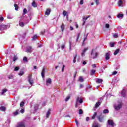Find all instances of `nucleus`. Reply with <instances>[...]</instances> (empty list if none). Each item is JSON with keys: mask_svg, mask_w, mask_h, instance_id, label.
<instances>
[{"mask_svg": "<svg viewBox=\"0 0 127 127\" xmlns=\"http://www.w3.org/2000/svg\"><path fill=\"white\" fill-rule=\"evenodd\" d=\"M0 110L3 112H5V111H6V108L4 106H1L0 107Z\"/></svg>", "mask_w": 127, "mask_h": 127, "instance_id": "19", "label": "nucleus"}, {"mask_svg": "<svg viewBox=\"0 0 127 127\" xmlns=\"http://www.w3.org/2000/svg\"><path fill=\"white\" fill-rule=\"evenodd\" d=\"M97 119L99 120V122H103V120H104V117H102L101 116H97Z\"/></svg>", "mask_w": 127, "mask_h": 127, "instance_id": "15", "label": "nucleus"}, {"mask_svg": "<svg viewBox=\"0 0 127 127\" xmlns=\"http://www.w3.org/2000/svg\"><path fill=\"white\" fill-rule=\"evenodd\" d=\"M115 126V123L112 120H108L107 121V127H114Z\"/></svg>", "mask_w": 127, "mask_h": 127, "instance_id": "1", "label": "nucleus"}, {"mask_svg": "<svg viewBox=\"0 0 127 127\" xmlns=\"http://www.w3.org/2000/svg\"><path fill=\"white\" fill-rule=\"evenodd\" d=\"M14 6L15 10H18V5L17 4H14Z\"/></svg>", "mask_w": 127, "mask_h": 127, "instance_id": "34", "label": "nucleus"}, {"mask_svg": "<svg viewBox=\"0 0 127 127\" xmlns=\"http://www.w3.org/2000/svg\"><path fill=\"white\" fill-rule=\"evenodd\" d=\"M64 48H65V45H64V44L62 45V46H61V49H62V50H63V49H64Z\"/></svg>", "mask_w": 127, "mask_h": 127, "instance_id": "57", "label": "nucleus"}, {"mask_svg": "<svg viewBox=\"0 0 127 127\" xmlns=\"http://www.w3.org/2000/svg\"><path fill=\"white\" fill-rule=\"evenodd\" d=\"M7 18L8 19H12V18H13V16H12L11 15H8L7 16Z\"/></svg>", "mask_w": 127, "mask_h": 127, "instance_id": "38", "label": "nucleus"}, {"mask_svg": "<svg viewBox=\"0 0 127 127\" xmlns=\"http://www.w3.org/2000/svg\"><path fill=\"white\" fill-rule=\"evenodd\" d=\"M76 44L72 43L71 41H69V49L72 50V47H75Z\"/></svg>", "mask_w": 127, "mask_h": 127, "instance_id": "11", "label": "nucleus"}, {"mask_svg": "<svg viewBox=\"0 0 127 127\" xmlns=\"http://www.w3.org/2000/svg\"><path fill=\"white\" fill-rule=\"evenodd\" d=\"M18 70H19V67H16L14 69V71L16 72V71H18Z\"/></svg>", "mask_w": 127, "mask_h": 127, "instance_id": "45", "label": "nucleus"}, {"mask_svg": "<svg viewBox=\"0 0 127 127\" xmlns=\"http://www.w3.org/2000/svg\"><path fill=\"white\" fill-rule=\"evenodd\" d=\"M17 60V57H16V56H15L14 57H13V61H15L16 60Z\"/></svg>", "mask_w": 127, "mask_h": 127, "instance_id": "53", "label": "nucleus"}, {"mask_svg": "<svg viewBox=\"0 0 127 127\" xmlns=\"http://www.w3.org/2000/svg\"><path fill=\"white\" fill-rule=\"evenodd\" d=\"M51 110L49 109L46 113V118H49V116H50Z\"/></svg>", "mask_w": 127, "mask_h": 127, "instance_id": "17", "label": "nucleus"}, {"mask_svg": "<svg viewBox=\"0 0 127 127\" xmlns=\"http://www.w3.org/2000/svg\"><path fill=\"white\" fill-rule=\"evenodd\" d=\"M20 106L21 107V108H23V107L24 106V102L22 101L20 104Z\"/></svg>", "mask_w": 127, "mask_h": 127, "instance_id": "33", "label": "nucleus"}, {"mask_svg": "<svg viewBox=\"0 0 127 127\" xmlns=\"http://www.w3.org/2000/svg\"><path fill=\"white\" fill-rule=\"evenodd\" d=\"M91 55L92 58L95 59V58H97L98 57V53L94 49H92L91 52Z\"/></svg>", "mask_w": 127, "mask_h": 127, "instance_id": "2", "label": "nucleus"}, {"mask_svg": "<svg viewBox=\"0 0 127 127\" xmlns=\"http://www.w3.org/2000/svg\"><path fill=\"white\" fill-rule=\"evenodd\" d=\"M118 6H124V5L123 4V0H120L118 1Z\"/></svg>", "mask_w": 127, "mask_h": 127, "instance_id": "18", "label": "nucleus"}, {"mask_svg": "<svg viewBox=\"0 0 127 127\" xmlns=\"http://www.w3.org/2000/svg\"><path fill=\"white\" fill-rule=\"evenodd\" d=\"M64 69H65V65H63L62 69V72H64Z\"/></svg>", "mask_w": 127, "mask_h": 127, "instance_id": "56", "label": "nucleus"}, {"mask_svg": "<svg viewBox=\"0 0 127 127\" xmlns=\"http://www.w3.org/2000/svg\"><path fill=\"white\" fill-rule=\"evenodd\" d=\"M26 52H27L28 53H31V52H32V47L29 46L26 47Z\"/></svg>", "mask_w": 127, "mask_h": 127, "instance_id": "6", "label": "nucleus"}, {"mask_svg": "<svg viewBox=\"0 0 127 127\" xmlns=\"http://www.w3.org/2000/svg\"><path fill=\"white\" fill-rule=\"evenodd\" d=\"M3 19H4V18L3 17H1L0 18V21H3Z\"/></svg>", "mask_w": 127, "mask_h": 127, "instance_id": "62", "label": "nucleus"}, {"mask_svg": "<svg viewBox=\"0 0 127 127\" xmlns=\"http://www.w3.org/2000/svg\"><path fill=\"white\" fill-rule=\"evenodd\" d=\"M23 61L24 62H28V59H27V57H24Z\"/></svg>", "mask_w": 127, "mask_h": 127, "instance_id": "32", "label": "nucleus"}, {"mask_svg": "<svg viewBox=\"0 0 127 127\" xmlns=\"http://www.w3.org/2000/svg\"><path fill=\"white\" fill-rule=\"evenodd\" d=\"M76 59H77V54L74 57L73 63H76Z\"/></svg>", "mask_w": 127, "mask_h": 127, "instance_id": "41", "label": "nucleus"}, {"mask_svg": "<svg viewBox=\"0 0 127 127\" xmlns=\"http://www.w3.org/2000/svg\"><path fill=\"white\" fill-rule=\"evenodd\" d=\"M80 33H79L78 34H77V37L76 38V42L78 41V39H79V38L80 37Z\"/></svg>", "mask_w": 127, "mask_h": 127, "instance_id": "52", "label": "nucleus"}, {"mask_svg": "<svg viewBox=\"0 0 127 127\" xmlns=\"http://www.w3.org/2000/svg\"><path fill=\"white\" fill-rule=\"evenodd\" d=\"M10 27V25H5L4 24H0V30H6L8 28Z\"/></svg>", "mask_w": 127, "mask_h": 127, "instance_id": "3", "label": "nucleus"}, {"mask_svg": "<svg viewBox=\"0 0 127 127\" xmlns=\"http://www.w3.org/2000/svg\"><path fill=\"white\" fill-rule=\"evenodd\" d=\"M34 109L35 111H37V110H38V105H36L34 107Z\"/></svg>", "mask_w": 127, "mask_h": 127, "instance_id": "44", "label": "nucleus"}, {"mask_svg": "<svg viewBox=\"0 0 127 127\" xmlns=\"http://www.w3.org/2000/svg\"><path fill=\"white\" fill-rule=\"evenodd\" d=\"M101 105V102H98L96 103L95 105V108L97 109V108H99V106Z\"/></svg>", "mask_w": 127, "mask_h": 127, "instance_id": "24", "label": "nucleus"}, {"mask_svg": "<svg viewBox=\"0 0 127 127\" xmlns=\"http://www.w3.org/2000/svg\"><path fill=\"white\" fill-rule=\"evenodd\" d=\"M89 49V48L88 47L85 48L82 51V52H81V56H82V57H83V56H85V54L86 53V52H87L88 51V50Z\"/></svg>", "mask_w": 127, "mask_h": 127, "instance_id": "8", "label": "nucleus"}, {"mask_svg": "<svg viewBox=\"0 0 127 127\" xmlns=\"http://www.w3.org/2000/svg\"><path fill=\"white\" fill-rule=\"evenodd\" d=\"M117 74H118V72H117V71H114L112 73V75H117Z\"/></svg>", "mask_w": 127, "mask_h": 127, "instance_id": "61", "label": "nucleus"}, {"mask_svg": "<svg viewBox=\"0 0 127 127\" xmlns=\"http://www.w3.org/2000/svg\"><path fill=\"white\" fill-rule=\"evenodd\" d=\"M67 13L68 12L66 11H64L63 12V15H64V17L67 16V15H68V14H67Z\"/></svg>", "mask_w": 127, "mask_h": 127, "instance_id": "29", "label": "nucleus"}, {"mask_svg": "<svg viewBox=\"0 0 127 127\" xmlns=\"http://www.w3.org/2000/svg\"><path fill=\"white\" fill-rule=\"evenodd\" d=\"M8 79H13V76L12 75H9L8 76Z\"/></svg>", "mask_w": 127, "mask_h": 127, "instance_id": "59", "label": "nucleus"}, {"mask_svg": "<svg viewBox=\"0 0 127 127\" xmlns=\"http://www.w3.org/2000/svg\"><path fill=\"white\" fill-rule=\"evenodd\" d=\"M27 13V10L26 8L24 9L23 15H25V14H26Z\"/></svg>", "mask_w": 127, "mask_h": 127, "instance_id": "39", "label": "nucleus"}, {"mask_svg": "<svg viewBox=\"0 0 127 127\" xmlns=\"http://www.w3.org/2000/svg\"><path fill=\"white\" fill-rule=\"evenodd\" d=\"M75 27H76V28H79V25H78V24L77 23V22H75Z\"/></svg>", "mask_w": 127, "mask_h": 127, "instance_id": "55", "label": "nucleus"}, {"mask_svg": "<svg viewBox=\"0 0 127 127\" xmlns=\"http://www.w3.org/2000/svg\"><path fill=\"white\" fill-rule=\"evenodd\" d=\"M92 66L93 69H95V68H96V64H93L92 65Z\"/></svg>", "mask_w": 127, "mask_h": 127, "instance_id": "63", "label": "nucleus"}, {"mask_svg": "<svg viewBox=\"0 0 127 127\" xmlns=\"http://www.w3.org/2000/svg\"><path fill=\"white\" fill-rule=\"evenodd\" d=\"M32 6H33V7H37V4L35 2V1H33L32 3Z\"/></svg>", "mask_w": 127, "mask_h": 127, "instance_id": "25", "label": "nucleus"}, {"mask_svg": "<svg viewBox=\"0 0 127 127\" xmlns=\"http://www.w3.org/2000/svg\"><path fill=\"white\" fill-rule=\"evenodd\" d=\"M22 18H23V17H20V20L19 21V25L21 27H24L25 24H24V23H23V22H22V20H21V19H22Z\"/></svg>", "mask_w": 127, "mask_h": 127, "instance_id": "5", "label": "nucleus"}, {"mask_svg": "<svg viewBox=\"0 0 127 127\" xmlns=\"http://www.w3.org/2000/svg\"><path fill=\"white\" fill-rule=\"evenodd\" d=\"M105 27H106V28H110V24H106Z\"/></svg>", "mask_w": 127, "mask_h": 127, "instance_id": "50", "label": "nucleus"}, {"mask_svg": "<svg viewBox=\"0 0 127 127\" xmlns=\"http://www.w3.org/2000/svg\"><path fill=\"white\" fill-rule=\"evenodd\" d=\"M31 77H32L31 75H29L28 82H29V84H30V85H31V86H32V85H33V79H32Z\"/></svg>", "mask_w": 127, "mask_h": 127, "instance_id": "7", "label": "nucleus"}, {"mask_svg": "<svg viewBox=\"0 0 127 127\" xmlns=\"http://www.w3.org/2000/svg\"><path fill=\"white\" fill-rule=\"evenodd\" d=\"M79 81L81 82H84V79L83 78V77L82 76L79 77Z\"/></svg>", "mask_w": 127, "mask_h": 127, "instance_id": "35", "label": "nucleus"}, {"mask_svg": "<svg viewBox=\"0 0 127 127\" xmlns=\"http://www.w3.org/2000/svg\"><path fill=\"white\" fill-rule=\"evenodd\" d=\"M75 123L77 127L79 126V122H78V120L77 119L75 120Z\"/></svg>", "mask_w": 127, "mask_h": 127, "instance_id": "54", "label": "nucleus"}, {"mask_svg": "<svg viewBox=\"0 0 127 127\" xmlns=\"http://www.w3.org/2000/svg\"><path fill=\"white\" fill-rule=\"evenodd\" d=\"M95 2L97 4V5H98L99 4V0H95Z\"/></svg>", "mask_w": 127, "mask_h": 127, "instance_id": "64", "label": "nucleus"}, {"mask_svg": "<svg viewBox=\"0 0 127 127\" xmlns=\"http://www.w3.org/2000/svg\"><path fill=\"white\" fill-rule=\"evenodd\" d=\"M46 85L47 86H48V85H50V84L52 83V80L50 78H48L46 80Z\"/></svg>", "mask_w": 127, "mask_h": 127, "instance_id": "12", "label": "nucleus"}, {"mask_svg": "<svg viewBox=\"0 0 127 127\" xmlns=\"http://www.w3.org/2000/svg\"><path fill=\"white\" fill-rule=\"evenodd\" d=\"M105 59H106V60H109V59H110V54L109 53H106Z\"/></svg>", "mask_w": 127, "mask_h": 127, "instance_id": "16", "label": "nucleus"}, {"mask_svg": "<svg viewBox=\"0 0 127 127\" xmlns=\"http://www.w3.org/2000/svg\"><path fill=\"white\" fill-rule=\"evenodd\" d=\"M92 127H99V124L96 122L93 123Z\"/></svg>", "mask_w": 127, "mask_h": 127, "instance_id": "27", "label": "nucleus"}, {"mask_svg": "<svg viewBox=\"0 0 127 127\" xmlns=\"http://www.w3.org/2000/svg\"><path fill=\"white\" fill-rule=\"evenodd\" d=\"M61 29L63 32L65 30V26L64 25V24H62V25L61 26Z\"/></svg>", "mask_w": 127, "mask_h": 127, "instance_id": "21", "label": "nucleus"}, {"mask_svg": "<svg viewBox=\"0 0 127 127\" xmlns=\"http://www.w3.org/2000/svg\"><path fill=\"white\" fill-rule=\"evenodd\" d=\"M102 82H103V80H102L101 79H97L96 80V83H98L99 84L102 83Z\"/></svg>", "mask_w": 127, "mask_h": 127, "instance_id": "30", "label": "nucleus"}, {"mask_svg": "<svg viewBox=\"0 0 127 127\" xmlns=\"http://www.w3.org/2000/svg\"><path fill=\"white\" fill-rule=\"evenodd\" d=\"M109 113V110L108 109H104L103 110V114H108Z\"/></svg>", "mask_w": 127, "mask_h": 127, "instance_id": "37", "label": "nucleus"}, {"mask_svg": "<svg viewBox=\"0 0 127 127\" xmlns=\"http://www.w3.org/2000/svg\"><path fill=\"white\" fill-rule=\"evenodd\" d=\"M114 108L116 111H119L122 108V104H119L118 105H114Z\"/></svg>", "mask_w": 127, "mask_h": 127, "instance_id": "9", "label": "nucleus"}, {"mask_svg": "<svg viewBox=\"0 0 127 127\" xmlns=\"http://www.w3.org/2000/svg\"><path fill=\"white\" fill-rule=\"evenodd\" d=\"M79 115H82V114H83V110L79 109Z\"/></svg>", "mask_w": 127, "mask_h": 127, "instance_id": "47", "label": "nucleus"}, {"mask_svg": "<svg viewBox=\"0 0 127 127\" xmlns=\"http://www.w3.org/2000/svg\"><path fill=\"white\" fill-rule=\"evenodd\" d=\"M114 45H115V43H110V47H114Z\"/></svg>", "mask_w": 127, "mask_h": 127, "instance_id": "46", "label": "nucleus"}, {"mask_svg": "<svg viewBox=\"0 0 127 127\" xmlns=\"http://www.w3.org/2000/svg\"><path fill=\"white\" fill-rule=\"evenodd\" d=\"M45 66H44V67L43 68V69H42V72H41V76L43 78V79H44L45 78Z\"/></svg>", "mask_w": 127, "mask_h": 127, "instance_id": "10", "label": "nucleus"}, {"mask_svg": "<svg viewBox=\"0 0 127 127\" xmlns=\"http://www.w3.org/2000/svg\"><path fill=\"white\" fill-rule=\"evenodd\" d=\"M17 127H25L24 126V123L23 122H20L18 124Z\"/></svg>", "mask_w": 127, "mask_h": 127, "instance_id": "13", "label": "nucleus"}, {"mask_svg": "<svg viewBox=\"0 0 127 127\" xmlns=\"http://www.w3.org/2000/svg\"><path fill=\"white\" fill-rule=\"evenodd\" d=\"M113 37H114V38H118V34L115 33L113 35Z\"/></svg>", "mask_w": 127, "mask_h": 127, "instance_id": "48", "label": "nucleus"}, {"mask_svg": "<svg viewBox=\"0 0 127 127\" xmlns=\"http://www.w3.org/2000/svg\"><path fill=\"white\" fill-rule=\"evenodd\" d=\"M97 117V112H95L93 115L92 117V120L95 119V118Z\"/></svg>", "mask_w": 127, "mask_h": 127, "instance_id": "31", "label": "nucleus"}, {"mask_svg": "<svg viewBox=\"0 0 127 127\" xmlns=\"http://www.w3.org/2000/svg\"><path fill=\"white\" fill-rule=\"evenodd\" d=\"M69 100H70V96H67L65 98V102H68L69 101Z\"/></svg>", "mask_w": 127, "mask_h": 127, "instance_id": "43", "label": "nucleus"}, {"mask_svg": "<svg viewBox=\"0 0 127 127\" xmlns=\"http://www.w3.org/2000/svg\"><path fill=\"white\" fill-rule=\"evenodd\" d=\"M50 9H47L46 11L45 12V15H49V14H50Z\"/></svg>", "mask_w": 127, "mask_h": 127, "instance_id": "20", "label": "nucleus"}, {"mask_svg": "<svg viewBox=\"0 0 127 127\" xmlns=\"http://www.w3.org/2000/svg\"><path fill=\"white\" fill-rule=\"evenodd\" d=\"M20 113H21L22 114H23V113H24V109L22 108L20 110Z\"/></svg>", "mask_w": 127, "mask_h": 127, "instance_id": "58", "label": "nucleus"}, {"mask_svg": "<svg viewBox=\"0 0 127 127\" xmlns=\"http://www.w3.org/2000/svg\"><path fill=\"white\" fill-rule=\"evenodd\" d=\"M14 116H17L18 115V111H16L15 112L13 113Z\"/></svg>", "mask_w": 127, "mask_h": 127, "instance_id": "42", "label": "nucleus"}, {"mask_svg": "<svg viewBox=\"0 0 127 127\" xmlns=\"http://www.w3.org/2000/svg\"><path fill=\"white\" fill-rule=\"evenodd\" d=\"M32 39L33 40H36V39H37V35H34L33 38H32Z\"/></svg>", "mask_w": 127, "mask_h": 127, "instance_id": "40", "label": "nucleus"}, {"mask_svg": "<svg viewBox=\"0 0 127 127\" xmlns=\"http://www.w3.org/2000/svg\"><path fill=\"white\" fill-rule=\"evenodd\" d=\"M118 18H123L124 15L123 14H118L117 15Z\"/></svg>", "mask_w": 127, "mask_h": 127, "instance_id": "26", "label": "nucleus"}, {"mask_svg": "<svg viewBox=\"0 0 127 127\" xmlns=\"http://www.w3.org/2000/svg\"><path fill=\"white\" fill-rule=\"evenodd\" d=\"M121 95L124 98H125V97H126V90L125 89H123V90L121 91Z\"/></svg>", "mask_w": 127, "mask_h": 127, "instance_id": "14", "label": "nucleus"}, {"mask_svg": "<svg viewBox=\"0 0 127 127\" xmlns=\"http://www.w3.org/2000/svg\"><path fill=\"white\" fill-rule=\"evenodd\" d=\"M82 104L83 103V99L81 97H77V100H76V103L75 104V108H78V104Z\"/></svg>", "mask_w": 127, "mask_h": 127, "instance_id": "4", "label": "nucleus"}, {"mask_svg": "<svg viewBox=\"0 0 127 127\" xmlns=\"http://www.w3.org/2000/svg\"><path fill=\"white\" fill-rule=\"evenodd\" d=\"M95 73H96V70H95L94 69H92L91 70V73H90V75L91 76H93Z\"/></svg>", "mask_w": 127, "mask_h": 127, "instance_id": "28", "label": "nucleus"}, {"mask_svg": "<svg viewBox=\"0 0 127 127\" xmlns=\"http://www.w3.org/2000/svg\"><path fill=\"white\" fill-rule=\"evenodd\" d=\"M83 23H82V25H85V23H86V21L85 20V17H83Z\"/></svg>", "mask_w": 127, "mask_h": 127, "instance_id": "49", "label": "nucleus"}, {"mask_svg": "<svg viewBox=\"0 0 127 127\" xmlns=\"http://www.w3.org/2000/svg\"><path fill=\"white\" fill-rule=\"evenodd\" d=\"M119 52H120V49H116L114 52V55H117V54L119 53Z\"/></svg>", "mask_w": 127, "mask_h": 127, "instance_id": "22", "label": "nucleus"}, {"mask_svg": "<svg viewBox=\"0 0 127 127\" xmlns=\"http://www.w3.org/2000/svg\"><path fill=\"white\" fill-rule=\"evenodd\" d=\"M85 17V20L86 21V20H87V19H88V18H90V17H91L90 15L87 16V17Z\"/></svg>", "mask_w": 127, "mask_h": 127, "instance_id": "51", "label": "nucleus"}, {"mask_svg": "<svg viewBox=\"0 0 127 127\" xmlns=\"http://www.w3.org/2000/svg\"><path fill=\"white\" fill-rule=\"evenodd\" d=\"M24 74V72H23V71H21L19 73L18 75H19V76H23Z\"/></svg>", "mask_w": 127, "mask_h": 127, "instance_id": "36", "label": "nucleus"}, {"mask_svg": "<svg viewBox=\"0 0 127 127\" xmlns=\"http://www.w3.org/2000/svg\"><path fill=\"white\" fill-rule=\"evenodd\" d=\"M103 97H101V98L99 99V101H98V102H100L101 103H102V101H103Z\"/></svg>", "mask_w": 127, "mask_h": 127, "instance_id": "60", "label": "nucleus"}, {"mask_svg": "<svg viewBox=\"0 0 127 127\" xmlns=\"http://www.w3.org/2000/svg\"><path fill=\"white\" fill-rule=\"evenodd\" d=\"M7 91H8V90L6 89H3L2 90L1 95H4V93H6V92H7Z\"/></svg>", "mask_w": 127, "mask_h": 127, "instance_id": "23", "label": "nucleus"}]
</instances>
